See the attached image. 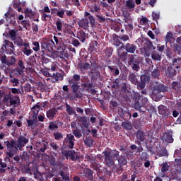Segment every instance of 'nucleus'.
<instances>
[{
	"label": "nucleus",
	"mask_w": 181,
	"mask_h": 181,
	"mask_svg": "<svg viewBox=\"0 0 181 181\" xmlns=\"http://www.w3.org/2000/svg\"><path fill=\"white\" fill-rule=\"evenodd\" d=\"M4 144L6 146V150L4 151L6 156L4 160H11V158H12L14 155L18 153V151H22L24 146H26L27 144H29V136L26 133H24L23 135H21L18 136L17 139V142L15 140H7L4 141Z\"/></svg>",
	"instance_id": "f257e3e1"
},
{
	"label": "nucleus",
	"mask_w": 181,
	"mask_h": 181,
	"mask_svg": "<svg viewBox=\"0 0 181 181\" xmlns=\"http://www.w3.org/2000/svg\"><path fill=\"white\" fill-rule=\"evenodd\" d=\"M0 88V98L3 97V103L4 104H9L13 107H18L21 105V97L19 95L22 94L20 88Z\"/></svg>",
	"instance_id": "f03ea898"
},
{
	"label": "nucleus",
	"mask_w": 181,
	"mask_h": 181,
	"mask_svg": "<svg viewBox=\"0 0 181 181\" xmlns=\"http://www.w3.org/2000/svg\"><path fill=\"white\" fill-rule=\"evenodd\" d=\"M104 163L107 168H112V172L119 173L122 172V168L119 164L115 165V159L119 157V151L117 150H105L103 153Z\"/></svg>",
	"instance_id": "7ed1b4c3"
},
{
	"label": "nucleus",
	"mask_w": 181,
	"mask_h": 181,
	"mask_svg": "<svg viewBox=\"0 0 181 181\" xmlns=\"http://www.w3.org/2000/svg\"><path fill=\"white\" fill-rule=\"evenodd\" d=\"M80 80H81V76L76 74L69 79V86H71L72 90V95L69 97L71 101L83 97V93L78 90H80Z\"/></svg>",
	"instance_id": "20e7f679"
},
{
	"label": "nucleus",
	"mask_w": 181,
	"mask_h": 181,
	"mask_svg": "<svg viewBox=\"0 0 181 181\" xmlns=\"http://www.w3.org/2000/svg\"><path fill=\"white\" fill-rule=\"evenodd\" d=\"M84 18L78 22L79 28H82L85 30H88L90 24L91 26H95V18L91 16L90 13L86 11L84 13ZM89 21V22H88Z\"/></svg>",
	"instance_id": "39448f33"
},
{
	"label": "nucleus",
	"mask_w": 181,
	"mask_h": 181,
	"mask_svg": "<svg viewBox=\"0 0 181 181\" xmlns=\"http://www.w3.org/2000/svg\"><path fill=\"white\" fill-rule=\"evenodd\" d=\"M169 91V87L163 85V84H159L156 85L153 87V91H152V98L153 100H155V101H158V100H160L162 98V95H160L161 93H168Z\"/></svg>",
	"instance_id": "423d86ee"
},
{
	"label": "nucleus",
	"mask_w": 181,
	"mask_h": 181,
	"mask_svg": "<svg viewBox=\"0 0 181 181\" xmlns=\"http://www.w3.org/2000/svg\"><path fill=\"white\" fill-rule=\"evenodd\" d=\"M141 46H143L144 54L146 56V57L151 56V51L156 49V47L153 46L152 41L148 39H144V40L141 41Z\"/></svg>",
	"instance_id": "0eeeda50"
},
{
	"label": "nucleus",
	"mask_w": 181,
	"mask_h": 181,
	"mask_svg": "<svg viewBox=\"0 0 181 181\" xmlns=\"http://www.w3.org/2000/svg\"><path fill=\"white\" fill-rule=\"evenodd\" d=\"M39 121H37V111L35 113H31L29 119H27V127L34 129L36 127H38Z\"/></svg>",
	"instance_id": "6e6552de"
},
{
	"label": "nucleus",
	"mask_w": 181,
	"mask_h": 181,
	"mask_svg": "<svg viewBox=\"0 0 181 181\" xmlns=\"http://www.w3.org/2000/svg\"><path fill=\"white\" fill-rule=\"evenodd\" d=\"M127 63L130 66L131 69L136 73L141 70L139 61L134 58L133 55L130 56Z\"/></svg>",
	"instance_id": "1a4fd4ad"
},
{
	"label": "nucleus",
	"mask_w": 181,
	"mask_h": 181,
	"mask_svg": "<svg viewBox=\"0 0 181 181\" xmlns=\"http://www.w3.org/2000/svg\"><path fill=\"white\" fill-rule=\"evenodd\" d=\"M76 142V139H74V135L69 134L66 135V138L64 139V145L68 148V149H73Z\"/></svg>",
	"instance_id": "9d476101"
},
{
	"label": "nucleus",
	"mask_w": 181,
	"mask_h": 181,
	"mask_svg": "<svg viewBox=\"0 0 181 181\" xmlns=\"http://www.w3.org/2000/svg\"><path fill=\"white\" fill-rule=\"evenodd\" d=\"M59 173L64 181L70 180V174L69 173V168L64 165H60L59 167Z\"/></svg>",
	"instance_id": "9b49d317"
},
{
	"label": "nucleus",
	"mask_w": 181,
	"mask_h": 181,
	"mask_svg": "<svg viewBox=\"0 0 181 181\" xmlns=\"http://www.w3.org/2000/svg\"><path fill=\"white\" fill-rule=\"evenodd\" d=\"M42 64H44L45 70H48L49 71H56V65L51 61L50 59L43 57Z\"/></svg>",
	"instance_id": "f8f14e48"
},
{
	"label": "nucleus",
	"mask_w": 181,
	"mask_h": 181,
	"mask_svg": "<svg viewBox=\"0 0 181 181\" xmlns=\"http://www.w3.org/2000/svg\"><path fill=\"white\" fill-rule=\"evenodd\" d=\"M82 87L86 90V91H92V93H95V90L93 89V82L90 81L88 76H85L83 80Z\"/></svg>",
	"instance_id": "ddd939ff"
},
{
	"label": "nucleus",
	"mask_w": 181,
	"mask_h": 181,
	"mask_svg": "<svg viewBox=\"0 0 181 181\" xmlns=\"http://www.w3.org/2000/svg\"><path fill=\"white\" fill-rule=\"evenodd\" d=\"M1 61L3 64H6L8 67L11 66L15 65V63H16V59L15 57H8L6 58V56H1Z\"/></svg>",
	"instance_id": "4468645a"
},
{
	"label": "nucleus",
	"mask_w": 181,
	"mask_h": 181,
	"mask_svg": "<svg viewBox=\"0 0 181 181\" xmlns=\"http://www.w3.org/2000/svg\"><path fill=\"white\" fill-rule=\"evenodd\" d=\"M161 70L162 71H165V74L167 77H175V76L177 74V71H176V69L173 68V66H168L167 68L163 66Z\"/></svg>",
	"instance_id": "2eb2a0df"
},
{
	"label": "nucleus",
	"mask_w": 181,
	"mask_h": 181,
	"mask_svg": "<svg viewBox=\"0 0 181 181\" xmlns=\"http://www.w3.org/2000/svg\"><path fill=\"white\" fill-rule=\"evenodd\" d=\"M54 46H55V44L53 40H48L47 41H43L41 43V48L44 49V50H48V52H52Z\"/></svg>",
	"instance_id": "dca6fc26"
},
{
	"label": "nucleus",
	"mask_w": 181,
	"mask_h": 181,
	"mask_svg": "<svg viewBox=\"0 0 181 181\" xmlns=\"http://www.w3.org/2000/svg\"><path fill=\"white\" fill-rule=\"evenodd\" d=\"M133 100L135 101L134 107L137 111H141V98L142 96L139 93H134L132 95Z\"/></svg>",
	"instance_id": "f3484780"
},
{
	"label": "nucleus",
	"mask_w": 181,
	"mask_h": 181,
	"mask_svg": "<svg viewBox=\"0 0 181 181\" xmlns=\"http://www.w3.org/2000/svg\"><path fill=\"white\" fill-rule=\"evenodd\" d=\"M158 110L160 115H163L165 118H169V117H170L171 115L170 110H169V108H168V107L165 105H159L158 107Z\"/></svg>",
	"instance_id": "a211bd4d"
},
{
	"label": "nucleus",
	"mask_w": 181,
	"mask_h": 181,
	"mask_svg": "<svg viewBox=\"0 0 181 181\" xmlns=\"http://www.w3.org/2000/svg\"><path fill=\"white\" fill-rule=\"evenodd\" d=\"M124 49H125V46L123 45L118 47L117 49V54L119 59H120L122 62H127V56H128V52H127V51L124 52Z\"/></svg>",
	"instance_id": "6ab92c4d"
},
{
	"label": "nucleus",
	"mask_w": 181,
	"mask_h": 181,
	"mask_svg": "<svg viewBox=\"0 0 181 181\" xmlns=\"http://www.w3.org/2000/svg\"><path fill=\"white\" fill-rule=\"evenodd\" d=\"M4 47L6 49V54H13V53H15V45H13V43L9 40H5Z\"/></svg>",
	"instance_id": "aec40b11"
},
{
	"label": "nucleus",
	"mask_w": 181,
	"mask_h": 181,
	"mask_svg": "<svg viewBox=\"0 0 181 181\" xmlns=\"http://www.w3.org/2000/svg\"><path fill=\"white\" fill-rule=\"evenodd\" d=\"M59 107H52L50 108L49 110L46 111V117L52 121V119H54L56 115H57V112L59 111Z\"/></svg>",
	"instance_id": "412c9836"
},
{
	"label": "nucleus",
	"mask_w": 181,
	"mask_h": 181,
	"mask_svg": "<svg viewBox=\"0 0 181 181\" xmlns=\"http://www.w3.org/2000/svg\"><path fill=\"white\" fill-rule=\"evenodd\" d=\"M62 125H63V122H59L57 120L49 122L48 129L49 131H57L59 129V127H62Z\"/></svg>",
	"instance_id": "4be33fe9"
},
{
	"label": "nucleus",
	"mask_w": 181,
	"mask_h": 181,
	"mask_svg": "<svg viewBox=\"0 0 181 181\" xmlns=\"http://www.w3.org/2000/svg\"><path fill=\"white\" fill-rule=\"evenodd\" d=\"M112 40H113V46H115L116 47H122V46H125L122 42H121V39L119 36L117 34H112Z\"/></svg>",
	"instance_id": "5701e85b"
},
{
	"label": "nucleus",
	"mask_w": 181,
	"mask_h": 181,
	"mask_svg": "<svg viewBox=\"0 0 181 181\" xmlns=\"http://www.w3.org/2000/svg\"><path fill=\"white\" fill-rule=\"evenodd\" d=\"M76 37L80 40V42L84 43L86 42V39L88 37V34L86 33L83 30H80L76 34Z\"/></svg>",
	"instance_id": "b1692460"
},
{
	"label": "nucleus",
	"mask_w": 181,
	"mask_h": 181,
	"mask_svg": "<svg viewBox=\"0 0 181 181\" xmlns=\"http://www.w3.org/2000/svg\"><path fill=\"white\" fill-rule=\"evenodd\" d=\"M66 159H71V160H76V151L74 150H65L63 152Z\"/></svg>",
	"instance_id": "393cba45"
},
{
	"label": "nucleus",
	"mask_w": 181,
	"mask_h": 181,
	"mask_svg": "<svg viewBox=\"0 0 181 181\" xmlns=\"http://www.w3.org/2000/svg\"><path fill=\"white\" fill-rule=\"evenodd\" d=\"M6 21L11 23V25H16V21L15 20V15L11 14V13L7 12L4 14Z\"/></svg>",
	"instance_id": "a878e982"
},
{
	"label": "nucleus",
	"mask_w": 181,
	"mask_h": 181,
	"mask_svg": "<svg viewBox=\"0 0 181 181\" xmlns=\"http://www.w3.org/2000/svg\"><path fill=\"white\" fill-rule=\"evenodd\" d=\"M18 67L15 69V71L17 74H23V70H25V64H23V61L22 59L18 60Z\"/></svg>",
	"instance_id": "bb28decb"
},
{
	"label": "nucleus",
	"mask_w": 181,
	"mask_h": 181,
	"mask_svg": "<svg viewBox=\"0 0 181 181\" xmlns=\"http://www.w3.org/2000/svg\"><path fill=\"white\" fill-rule=\"evenodd\" d=\"M124 49L127 53L134 54L136 50V45L132 43H127L124 46Z\"/></svg>",
	"instance_id": "cd10ccee"
},
{
	"label": "nucleus",
	"mask_w": 181,
	"mask_h": 181,
	"mask_svg": "<svg viewBox=\"0 0 181 181\" xmlns=\"http://www.w3.org/2000/svg\"><path fill=\"white\" fill-rule=\"evenodd\" d=\"M162 140L167 144H173V137L170 133H165L162 136Z\"/></svg>",
	"instance_id": "c85d7f7f"
},
{
	"label": "nucleus",
	"mask_w": 181,
	"mask_h": 181,
	"mask_svg": "<svg viewBox=\"0 0 181 181\" xmlns=\"http://www.w3.org/2000/svg\"><path fill=\"white\" fill-rule=\"evenodd\" d=\"M65 107H66V112L68 114V115H76V109L73 107H71L68 103H65Z\"/></svg>",
	"instance_id": "c756f323"
},
{
	"label": "nucleus",
	"mask_w": 181,
	"mask_h": 181,
	"mask_svg": "<svg viewBox=\"0 0 181 181\" xmlns=\"http://www.w3.org/2000/svg\"><path fill=\"white\" fill-rule=\"evenodd\" d=\"M171 88L173 90V91H175L177 94H179L180 93V88H181V84L180 82L177 81H173L171 84Z\"/></svg>",
	"instance_id": "7c9ffc66"
},
{
	"label": "nucleus",
	"mask_w": 181,
	"mask_h": 181,
	"mask_svg": "<svg viewBox=\"0 0 181 181\" xmlns=\"http://www.w3.org/2000/svg\"><path fill=\"white\" fill-rule=\"evenodd\" d=\"M115 160H118V164L122 168L125 166L127 165V163H128V161L127 160V158L124 156H119V157L117 158H115Z\"/></svg>",
	"instance_id": "2f4dec72"
},
{
	"label": "nucleus",
	"mask_w": 181,
	"mask_h": 181,
	"mask_svg": "<svg viewBox=\"0 0 181 181\" xmlns=\"http://www.w3.org/2000/svg\"><path fill=\"white\" fill-rule=\"evenodd\" d=\"M98 45V42L95 40L92 41L90 44H89V47L88 48V52H90V53H93L94 52L97 51V48L96 46Z\"/></svg>",
	"instance_id": "473e14b6"
},
{
	"label": "nucleus",
	"mask_w": 181,
	"mask_h": 181,
	"mask_svg": "<svg viewBox=\"0 0 181 181\" xmlns=\"http://www.w3.org/2000/svg\"><path fill=\"white\" fill-rule=\"evenodd\" d=\"M151 59L155 60V62H160L162 60V54H159V52L154 51L151 53Z\"/></svg>",
	"instance_id": "72a5a7b5"
},
{
	"label": "nucleus",
	"mask_w": 181,
	"mask_h": 181,
	"mask_svg": "<svg viewBox=\"0 0 181 181\" xmlns=\"http://www.w3.org/2000/svg\"><path fill=\"white\" fill-rule=\"evenodd\" d=\"M93 173H94L93 170L86 169L83 170V175L82 176H84L86 179H90L91 180V179H93Z\"/></svg>",
	"instance_id": "f704fd0d"
},
{
	"label": "nucleus",
	"mask_w": 181,
	"mask_h": 181,
	"mask_svg": "<svg viewBox=\"0 0 181 181\" xmlns=\"http://www.w3.org/2000/svg\"><path fill=\"white\" fill-rule=\"evenodd\" d=\"M107 68L112 73L113 76H118L119 74V69L117 66H108Z\"/></svg>",
	"instance_id": "c9c22d12"
},
{
	"label": "nucleus",
	"mask_w": 181,
	"mask_h": 181,
	"mask_svg": "<svg viewBox=\"0 0 181 181\" xmlns=\"http://www.w3.org/2000/svg\"><path fill=\"white\" fill-rule=\"evenodd\" d=\"M129 80L132 83V84H136L138 83V80L136 79V74L134 72H130L129 74Z\"/></svg>",
	"instance_id": "e433bc0d"
},
{
	"label": "nucleus",
	"mask_w": 181,
	"mask_h": 181,
	"mask_svg": "<svg viewBox=\"0 0 181 181\" xmlns=\"http://www.w3.org/2000/svg\"><path fill=\"white\" fill-rule=\"evenodd\" d=\"M136 138L137 141H141V142H144V141H145V133L141 130H138L136 132Z\"/></svg>",
	"instance_id": "4c0bfd02"
},
{
	"label": "nucleus",
	"mask_w": 181,
	"mask_h": 181,
	"mask_svg": "<svg viewBox=\"0 0 181 181\" xmlns=\"http://www.w3.org/2000/svg\"><path fill=\"white\" fill-rule=\"evenodd\" d=\"M47 146H49V143L43 141L42 144H41V147L39 149L40 153H45V152L47 151Z\"/></svg>",
	"instance_id": "58836bf2"
},
{
	"label": "nucleus",
	"mask_w": 181,
	"mask_h": 181,
	"mask_svg": "<svg viewBox=\"0 0 181 181\" xmlns=\"http://www.w3.org/2000/svg\"><path fill=\"white\" fill-rule=\"evenodd\" d=\"M90 12L92 13H95V12H100L101 11V7L100 5H97V4H93L90 8Z\"/></svg>",
	"instance_id": "ea45409f"
},
{
	"label": "nucleus",
	"mask_w": 181,
	"mask_h": 181,
	"mask_svg": "<svg viewBox=\"0 0 181 181\" xmlns=\"http://www.w3.org/2000/svg\"><path fill=\"white\" fill-rule=\"evenodd\" d=\"M119 112H121L124 117H127V119H131L132 118V115L129 112H124L122 107H118Z\"/></svg>",
	"instance_id": "a19ab883"
},
{
	"label": "nucleus",
	"mask_w": 181,
	"mask_h": 181,
	"mask_svg": "<svg viewBox=\"0 0 181 181\" xmlns=\"http://www.w3.org/2000/svg\"><path fill=\"white\" fill-rule=\"evenodd\" d=\"M122 127L124 129H127V131H131V129H132V123H131V122H123Z\"/></svg>",
	"instance_id": "79ce46f5"
},
{
	"label": "nucleus",
	"mask_w": 181,
	"mask_h": 181,
	"mask_svg": "<svg viewBox=\"0 0 181 181\" xmlns=\"http://www.w3.org/2000/svg\"><path fill=\"white\" fill-rule=\"evenodd\" d=\"M78 67L81 69V71H84V70H88L90 66V64L86 62V63H80L78 64Z\"/></svg>",
	"instance_id": "37998d69"
},
{
	"label": "nucleus",
	"mask_w": 181,
	"mask_h": 181,
	"mask_svg": "<svg viewBox=\"0 0 181 181\" xmlns=\"http://www.w3.org/2000/svg\"><path fill=\"white\" fill-rule=\"evenodd\" d=\"M55 141H62L63 139V133L60 132H55L53 134Z\"/></svg>",
	"instance_id": "c03bdc74"
},
{
	"label": "nucleus",
	"mask_w": 181,
	"mask_h": 181,
	"mask_svg": "<svg viewBox=\"0 0 181 181\" xmlns=\"http://www.w3.org/2000/svg\"><path fill=\"white\" fill-rule=\"evenodd\" d=\"M149 80H151V78L148 75L143 74L140 76V81L145 84H148V83H149Z\"/></svg>",
	"instance_id": "a18cd8bd"
},
{
	"label": "nucleus",
	"mask_w": 181,
	"mask_h": 181,
	"mask_svg": "<svg viewBox=\"0 0 181 181\" xmlns=\"http://www.w3.org/2000/svg\"><path fill=\"white\" fill-rule=\"evenodd\" d=\"M151 76L153 78H159V77H160V70L158 69H154L151 72Z\"/></svg>",
	"instance_id": "49530a36"
},
{
	"label": "nucleus",
	"mask_w": 181,
	"mask_h": 181,
	"mask_svg": "<svg viewBox=\"0 0 181 181\" xmlns=\"http://www.w3.org/2000/svg\"><path fill=\"white\" fill-rule=\"evenodd\" d=\"M85 145H87L88 148H91L93 146V144L94 143V140L91 137H86L83 141Z\"/></svg>",
	"instance_id": "de8ad7c7"
},
{
	"label": "nucleus",
	"mask_w": 181,
	"mask_h": 181,
	"mask_svg": "<svg viewBox=\"0 0 181 181\" xmlns=\"http://www.w3.org/2000/svg\"><path fill=\"white\" fill-rule=\"evenodd\" d=\"M49 146L50 148H52V151H54L55 152H59V144L56 142L51 141L49 143Z\"/></svg>",
	"instance_id": "09e8293b"
},
{
	"label": "nucleus",
	"mask_w": 181,
	"mask_h": 181,
	"mask_svg": "<svg viewBox=\"0 0 181 181\" xmlns=\"http://www.w3.org/2000/svg\"><path fill=\"white\" fill-rule=\"evenodd\" d=\"M161 172L163 173H166L168 170H169V165H168V163H163L161 165Z\"/></svg>",
	"instance_id": "8fccbe9b"
},
{
	"label": "nucleus",
	"mask_w": 181,
	"mask_h": 181,
	"mask_svg": "<svg viewBox=\"0 0 181 181\" xmlns=\"http://www.w3.org/2000/svg\"><path fill=\"white\" fill-rule=\"evenodd\" d=\"M126 6L128 9H134L135 8V2L132 0H128L126 1Z\"/></svg>",
	"instance_id": "3c124183"
},
{
	"label": "nucleus",
	"mask_w": 181,
	"mask_h": 181,
	"mask_svg": "<svg viewBox=\"0 0 181 181\" xmlns=\"http://www.w3.org/2000/svg\"><path fill=\"white\" fill-rule=\"evenodd\" d=\"M22 52L25 56H30V54L33 52V50H32L30 47H24L23 48Z\"/></svg>",
	"instance_id": "603ef678"
},
{
	"label": "nucleus",
	"mask_w": 181,
	"mask_h": 181,
	"mask_svg": "<svg viewBox=\"0 0 181 181\" xmlns=\"http://www.w3.org/2000/svg\"><path fill=\"white\" fill-rule=\"evenodd\" d=\"M82 134L83 135H90L91 131L89 129L88 126L82 127Z\"/></svg>",
	"instance_id": "864d4df0"
},
{
	"label": "nucleus",
	"mask_w": 181,
	"mask_h": 181,
	"mask_svg": "<svg viewBox=\"0 0 181 181\" xmlns=\"http://www.w3.org/2000/svg\"><path fill=\"white\" fill-rule=\"evenodd\" d=\"M146 148L148 152H150L151 155H155L156 153V151H155V148H153V146L146 145Z\"/></svg>",
	"instance_id": "5fc2aeb1"
},
{
	"label": "nucleus",
	"mask_w": 181,
	"mask_h": 181,
	"mask_svg": "<svg viewBox=\"0 0 181 181\" xmlns=\"http://www.w3.org/2000/svg\"><path fill=\"white\" fill-rule=\"evenodd\" d=\"M21 24L26 30H28V28H30V21H29L23 20L21 22Z\"/></svg>",
	"instance_id": "6e6d98bb"
},
{
	"label": "nucleus",
	"mask_w": 181,
	"mask_h": 181,
	"mask_svg": "<svg viewBox=\"0 0 181 181\" xmlns=\"http://www.w3.org/2000/svg\"><path fill=\"white\" fill-rule=\"evenodd\" d=\"M136 84H137L138 90H144V88H145V87H146V83H145L144 82H142L141 81H140V82L137 81V83Z\"/></svg>",
	"instance_id": "4d7b16f0"
},
{
	"label": "nucleus",
	"mask_w": 181,
	"mask_h": 181,
	"mask_svg": "<svg viewBox=\"0 0 181 181\" xmlns=\"http://www.w3.org/2000/svg\"><path fill=\"white\" fill-rule=\"evenodd\" d=\"M53 11H55V12H57V16H59V18H64V10L59 11L57 8H54Z\"/></svg>",
	"instance_id": "13d9d810"
},
{
	"label": "nucleus",
	"mask_w": 181,
	"mask_h": 181,
	"mask_svg": "<svg viewBox=\"0 0 181 181\" xmlns=\"http://www.w3.org/2000/svg\"><path fill=\"white\" fill-rule=\"evenodd\" d=\"M96 19L100 23H104V22H105V16L103 15L97 14Z\"/></svg>",
	"instance_id": "bf43d9fd"
},
{
	"label": "nucleus",
	"mask_w": 181,
	"mask_h": 181,
	"mask_svg": "<svg viewBox=\"0 0 181 181\" xmlns=\"http://www.w3.org/2000/svg\"><path fill=\"white\" fill-rule=\"evenodd\" d=\"M81 122H82V127H87L88 126V118L87 117L83 116L81 117Z\"/></svg>",
	"instance_id": "052dcab7"
},
{
	"label": "nucleus",
	"mask_w": 181,
	"mask_h": 181,
	"mask_svg": "<svg viewBox=\"0 0 181 181\" xmlns=\"http://www.w3.org/2000/svg\"><path fill=\"white\" fill-rule=\"evenodd\" d=\"M33 45L35 46L33 47V50H34V52H39V50H40V45H39V42H33Z\"/></svg>",
	"instance_id": "680f3d73"
},
{
	"label": "nucleus",
	"mask_w": 181,
	"mask_h": 181,
	"mask_svg": "<svg viewBox=\"0 0 181 181\" xmlns=\"http://www.w3.org/2000/svg\"><path fill=\"white\" fill-rule=\"evenodd\" d=\"M56 26L58 32H62L63 29V22L59 21L56 23Z\"/></svg>",
	"instance_id": "e2e57ef3"
},
{
	"label": "nucleus",
	"mask_w": 181,
	"mask_h": 181,
	"mask_svg": "<svg viewBox=\"0 0 181 181\" xmlns=\"http://www.w3.org/2000/svg\"><path fill=\"white\" fill-rule=\"evenodd\" d=\"M10 83H12L13 87H18L19 86V79L13 78L10 80Z\"/></svg>",
	"instance_id": "0e129e2a"
},
{
	"label": "nucleus",
	"mask_w": 181,
	"mask_h": 181,
	"mask_svg": "<svg viewBox=\"0 0 181 181\" xmlns=\"http://www.w3.org/2000/svg\"><path fill=\"white\" fill-rule=\"evenodd\" d=\"M49 163L52 166H54V168L57 166V161H56V158L53 156L49 158Z\"/></svg>",
	"instance_id": "69168bd1"
},
{
	"label": "nucleus",
	"mask_w": 181,
	"mask_h": 181,
	"mask_svg": "<svg viewBox=\"0 0 181 181\" xmlns=\"http://www.w3.org/2000/svg\"><path fill=\"white\" fill-rule=\"evenodd\" d=\"M39 110H40V105L39 104H36L32 108V114H35L36 111L37 112V114H39Z\"/></svg>",
	"instance_id": "338daca9"
},
{
	"label": "nucleus",
	"mask_w": 181,
	"mask_h": 181,
	"mask_svg": "<svg viewBox=\"0 0 181 181\" xmlns=\"http://www.w3.org/2000/svg\"><path fill=\"white\" fill-rule=\"evenodd\" d=\"M175 52L177 54L181 55V45H176Z\"/></svg>",
	"instance_id": "774afa93"
}]
</instances>
